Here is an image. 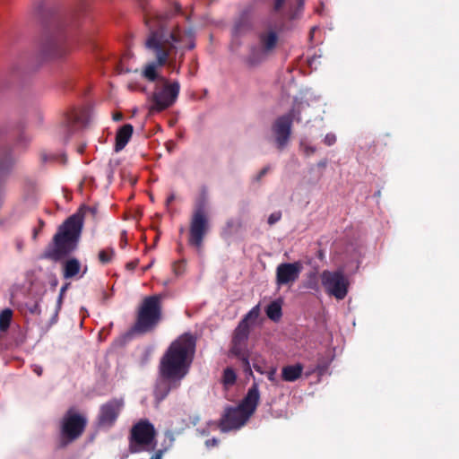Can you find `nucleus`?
I'll list each match as a JSON object with an SVG mask.
<instances>
[{
    "label": "nucleus",
    "instance_id": "obj_39",
    "mask_svg": "<svg viewBox=\"0 0 459 459\" xmlns=\"http://www.w3.org/2000/svg\"><path fill=\"white\" fill-rule=\"evenodd\" d=\"M138 265V260H134V261H132V262H129L126 264V267L128 269V270H134L136 268V266Z\"/></svg>",
    "mask_w": 459,
    "mask_h": 459
},
{
    "label": "nucleus",
    "instance_id": "obj_43",
    "mask_svg": "<svg viewBox=\"0 0 459 459\" xmlns=\"http://www.w3.org/2000/svg\"><path fill=\"white\" fill-rule=\"evenodd\" d=\"M284 3L285 2H280V1L275 2L274 10L277 12L280 11L282 8Z\"/></svg>",
    "mask_w": 459,
    "mask_h": 459
},
{
    "label": "nucleus",
    "instance_id": "obj_12",
    "mask_svg": "<svg viewBox=\"0 0 459 459\" xmlns=\"http://www.w3.org/2000/svg\"><path fill=\"white\" fill-rule=\"evenodd\" d=\"M88 122V112L85 109H73L67 113L56 128L60 140L67 142L70 137Z\"/></svg>",
    "mask_w": 459,
    "mask_h": 459
},
{
    "label": "nucleus",
    "instance_id": "obj_30",
    "mask_svg": "<svg viewBox=\"0 0 459 459\" xmlns=\"http://www.w3.org/2000/svg\"><path fill=\"white\" fill-rule=\"evenodd\" d=\"M115 255L113 248L102 249L99 252V260L101 264L109 263Z\"/></svg>",
    "mask_w": 459,
    "mask_h": 459
},
{
    "label": "nucleus",
    "instance_id": "obj_40",
    "mask_svg": "<svg viewBox=\"0 0 459 459\" xmlns=\"http://www.w3.org/2000/svg\"><path fill=\"white\" fill-rule=\"evenodd\" d=\"M217 444H218V439H216V438H214V437H213V438H211V439H207V440L205 441V445H206L208 447L217 446Z\"/></svg>",
    "mask_w": 459,
    "mask_h": 459
},
{
    "label": "nucleus",
    "instance_id": "obj_7",
    "mask_svg": "<svg viewBox=\"0 0 459 459\" xmlns=\"http://www.w3.org/2000/svg\"><path fill=\"white\" fill-rule=\"evenodd\" d=\"M302 102L295 100L291 109L280 117H278L272 125V133L274 136L276 148L282 151L289 143L291 133L293 121H301L300 113L303 108Z\"/></svg>",
    "mask_w": 459,
    "mask_h": 459
},
{
    "label": "nucleus",
    "instance_id": "obj_51",
    "mask_svg": "<svg viewBox=\"0 0 459 459\" xmlns=\"http://www.w3.org/2000/svg\"><path fill=\"white\" fill-rule=\"evenodd\" d=\"M120 245L122 247H124L126 245V239L124 238L123 237L121 238Z\"/></svg>",
    "mask_w": 459,
    "mask_h": 459
},
{
    "label": "nucleus",
    "instance_id": "obj_31",
    "mask_svg": "<svg viewBox=\"0 0 459 459\" xmlns=\"http://www.w3.org/2000/svg\"><path fill=\"white\" fill-rule=\"evenodd\" d=\"M299 148L307 157L313 155L316 152V148L315 146L307 144L304 140L300 141Z\"/></svg>",
    "mask_w": 459,
    "mask_h": 459
},
{
    "label": "nucleus",
    "instance_id": "obj_6",
    "mask_svg": "<svg viewBox=\"0 0 459 459\" xmlns=\"http://www.w3.org/2000/svg\"><path fill=\"white\" fill-rule=\"evenodd\" d=\"M157 431L154 425L147 419H141L130 429L128 435V450L132 454L150 452L156 448Z\"/></svg>",
    "mask_w": 459,
    "mask_h": 459
},
{
    "label": "nucleus",
    "instance_id": "obj_26",
    "mask_svg": "<svg viewBox=\"0 0 459 459\" xmlns=\"http://www.w3.org/2000/svg\"><path fill=\"white\" fill-rule=\"evenodd\" d=\"M265 312H266L267 316L271 320H273L274 322L279 321L282 316L281 302H279V301L271 302L267 306Z\"/></svg>",
    "mask_w": 459,
    "mask_h": 459
},
{
    "label": "nucleus",
    "instance_id": "obj_36",
    "mask_svg": "<svg viewBox=\"0 0 459 459\" xmlns=\"http://www.w3.org/2000/svg\"><path fill=\"white\" fill-rule=\"evenodd\" d=\"M335 142H336V136L333 134H327L324 139V143L328 146L334 144Z\"/></svg>",
    "mask_w": 459,
    "mask_h": 459
},
{
    "label": "nucleus",
    "instance_id": "obj_41",
    "mask_svg": "<svg viewBox=\"0 0 459 459\" xmlns=\"http://www.w3.org/2000/svg\"><path fill=\"white\" fill-rule=\"evenodd\" d=\"M29 142H30V138L27 135H25L24 134H22L19 136V139H18L19 143H27Z\"/></svg>",
    "mask_w": 459,
    "mask_h": 459
},
{
    "label": "nucleus",
    "instance_id": "obj_23",
    "mask_svg": "<svg viewBox=\"0 0 459 459\" xmlns=\"http://www.w3.org/2000/svg\"><path fill=\"white\" fill-rule=\"evenodd\" d=\"M268 52L264 51L263 48L253 46L250 48V52L246 58V62L251 66L256 65L265 58Z\"/></svg>",
    "mask_w": 459,
    "mask_h": 459
},
{
    "label": "nucleus",
    "instance_id": "obj_29",
    "mask_svg": "<svg viewBox=\"0 0 459 459\" xmlns=\"http://www.w3.org/2000/svg\"><path fill=\"white\" fill-rule=\"evenodd\" d=\"M237 375L231 368H226L223 371L222 383L224 385H232L235 384Z\"/></svg>",
    "mask_w": 459,
    "mask_h": 459
},
{
    "label": "nucleus",
    "instance_id": "obj_16",
    "mask_svg": "<svg viewBox=\"0 0 459 459\" xmlns=\"http://www.w3.org/2000/svg\"><path fill=\"white\" fill-rule=\"evenodd\" d=\"M303 269L301 262L281 263L276 268V284L281 286H291L299 277Z\"/></svg>",
    "mask_w": 459,
    "mask_h": 459
},
{
    "label": "nucleus",
    "instance_id": "obj_56",
    "mask_svg": "<svg viewBox=\"0 0 459 459\" xmlns=\"http://www.w3.org/2000/svg\"><path fill=\"white\" fill-rule=\"evenodd\" d=\"M166 435H168V436L170 437V439H173V438H172V433H170L169 431V432H167V434H166Z\"/></svg>",
    "mask_w": 459,
    "mask_h": 459
},
{
    "label": "nucleus",
    "instance_id": "obj_54",
    "mask_svg": "<svg viewBox=\"0 0 459 459\" xmlns=\"http://www.w3.org/2000/svg\"><path fill=\"white\" fill-rule=\"evenodd\" d=\"M83 151H84V146H81V147H79V149H78V152H79L82 153V152H83Z\"/></svg>",
    "mask_w": 459,
    "mask_h": 459
},
{
    "label": "nucleus",
    "instance_id": "obj_18",
    "mask_svg": "<svg viewBox=\"0 0 459 459\" xmlns=\"http://www.w3.org/2000/svg\"><path fill=\"white\" fill-rule=\"evenodd\" d=\"M181 381H174L172 379H167L160 376V380L157 382L154 394L159 400H164L172 389H176L180 385Z\"/></svg>",
    "mask_w": 459,
    "mask_h": 459
},
{
    "label": "nucleus",
    "instance_id": "obj_32",
    "mask_svg": "<svg viewBox=\"0 0 459 459\" xmlns=\"http://www.w3.org/2000/svg\"><path fill=\"white\" fill-rule=\"evenodd\" d=\"M259 313V307L255 306L244 316V318L241 321H245L246 323H247L248 320L255 321L258 318Z\"/></svg>",
    "mask_w": 459,
    "mask_h": 459
},
{
    "label": "nucleus",
    "instance_id": "obj_37",
    "mask_svg": "<svg viewBox=\"0 0 459 459\" xmlns=\"http://www.w3.org/2000/svg\"><path fill=\"white\" fill-rule=\"evenodd\" d=\"M269 170H270V167H269V166H266V167L263 168V169L259 171V173L257 174V176H256L255 179H256L257 181L261 180V178H262L263 177H264V176L268 173V171H269Z\"/></svg>",
    "mask_w": 459,
    "mask_h": 459
},
{
    "label": "nucleus",
    "instance_id": "obj_20",
    "mask_svg": "<svg viewBox=\"0 0 459 459\" xmlns=\"http://www.w3.org/2000/svg\"><path fill=\"white\" fill-rule=\"evenodd\" d=\"M134 127L131 124H125L116 134L115 152L122 151L132 137Z\"/></svg>",
    "mask_w": 459,
    "mask_h": 459
},
{
    "label": "nucleus",
    "instance_id": "obj_19",
    "mask_svg": "<svg viewBox=\"0 0 459 459\" xmlns=\"http://www.w3.org/2000/svg\"><path fill=\"white\" fill-rule=\"evenodd\" d=\"M258 39L260 47L264 48V51L270 53L275 48L279 37L275 30L267 28L259 32Z\"/></svg>",
    "mask_w": 459,
    "mask_h": 459
},
{
    "label": "nucleus",
    "instance_id": "obj_33",
    "mask_svg": "<svg viewBox=\"0 0 459 459\" xmlns=\"http://www.w3.org/2000/svg\"><path fill=\"white\" fill-rule=\"evenodd\" d=\"M307 288L315 290L317 287V280L316 273H310L309 280L307 281L306 285Z\"/></svg>",
    "mask_w": 459,
    "mask_h": 459
},
{
    "label": "nucleus",
    "instance_id": "obj_25",
    "mask_svg": "<svg viewBox=\"0 0 459 459\" xmlns=\"http://www.w3.org/2000/svg\"><path fill=\"white\" fill-rule=\"evenodd\" d=\"M13 161L10 150L0 149V173L7 172L12 168Z\"/></svg>",
    "mask_w": 459,
    "mask_h": 459
},
{
    "label": "nucleus",
    "instance_id": "obj_13",
    "mask_svg": "<svg viewBox=\"0 0 459 459\" xmlns=\"http://www.w3.org/2000/svg\"><path fill=\"white\" fill-rule=\"evenodd\" d=\"M86 425L87 419L70 408L62 420L61 434L68 442L74 441L82 435Z\"/></svg>",
    "mask_w": 459,
    "mask_h": 459
},
{
    "label": "nucleus",
    "instance_id": "obj_9",
    "mask_svg": "<svg viewBox=\"0 0 459 459\" xmlns=\"http://www.w3.org/2000/svg\"><path fill=\"white\" fill-rule=\"evenodd\" d=\"M163 86L156 87L152 96V105L151 111L160 112L171 107L177 100L180 91V84L175 81L169 82L165 78H160Z\"/></svg>",
    "mask_w": 459,
    "mask_h": 459
},
{
    "label": "nucleus",
    "instance_id": "obj_38",
    "mask_svg": "<svg viewBox=\"0 0 459 459\" xmlns=\"http://www.w3.org/2000/svg\"><path fill=\"white\" fill-rule=\"evenodd\" d=\"M29 310L31 314H39L40 313L39 306L38 303L33 304V306L31 307H30Z\"/></svg>",
    "mask_w": 459,
    "mask_h": 459
},
{
    "label": "nucleus",
    "instance_id": "obj_52",
    "mask_svg": "<svg viewBox=\"0 0 459 459\" xmlns=\"http://www.w3.org/2000/svg\"><path fill=\"white\" fill-rule=\"evenodd\" d=\"M39 228L42 229L43 226H44V221L42 220H39Z\"/></svg>",
    "mask_w": 459,
    "mask_h": 459
},
{
    "label": "nucleus",
    "instance_id": "obj_45",
    "mask_svg": "<svg viewBox=\"0 0 459 459\" xmlns=\"http://www.w3.org/2000/svg\"><path fill=\"white\" fill-rule=\"evenodd\" d=\"M33 371L38 375V376H41L42 375V372H43V369L41 367L39 366H35Z\"/></svg>",
    "mask_w": 459,
    "mask_h": 459
},
{
    "label": "nucleus",
    "instance_id": "obj_35",
    "mask_svg": "<svg viewBox=\"0 0 459 459\" xmlns=\"http://www.w3.org/2000/svg\"><path fill=\"white\" fill-rule=\"evenodd\" d=\"M281 212H273L268 218V223L270 225H273L274 223L278 222L281 220Z\"/></svg>",
    "mask_w": 459,
    "mask_h": 459
},
{
    "label": "nucleus",
    "instance_id": "obj_15",
    "mask_svg": "<svg viewBox=\"0 0 459 459\" xmlns=\"http://www.w3.org/2000/svg\"><path fill=\"white\" fill-rule=\"evenodd\" d=\"M248 420V414H246L238 406L227 407L220 420L219 426L222 432H228L232 429H240Z\"/></svg>",
    "mask_w": 459,
    "mask_h": 459
},
{
    "label": "nucleus",
    "instance_id": "obj_34",
    "mask_svg": "<svg viewBox=\"0 0 459 459\" xmlns=\"http://www.w3.org/2000/svg\"><path fill=\"white\" fill-rule=\"evenodd\" d=\"M173 270L177 275L181 274L185 270V262L182 260V261H178V262L174 263Z\"/></svg>",
    "mask_w": 459,
    "mask_h": 459
},
{
    "label": "nucleus",
    "instance_id": "obj_4",
    "mask_svg": "<svg viewBox=\"0 0 459 459\" xmlns=\"http://www.w3.org/2000/svg\"><path fill=\"white\" fill-rule=\"evenodd\" d=\"M41 2L39 6V16L43 21L52 20L54 30L48 32L42 44V52L48 57L60 58L65 56L71 49L64 31L65 21L59 14L45 6Z\"/></svg>",
    "mask_w": 459,
    "mask_h": 459
},
{
    "label": "nucleus",
    "instance_id": "obj_17",
    "mask_svg": "<svg viewBox=\"0 0 459 459\" xmlns=\"http://www.w3.org/2000/svg\"><path fill=\"white\" fill-rule=\"evenodd\" d=\"M260 400V393L256 384H253L248 389L247 394L238 405L250 418L255 411Z\"/></svg>",
    "mask_w": 459,
    "mask_h": 459
},
{
    "label": "nucleus",
    "instance_id": "obj_47",
    "mask_svg": "<svg viewBox=\"0 0 459 459\" xmlns=\"http://www.w3.org/2000/svg\"><path fill=\"white\" fill-rule=\"evenodd\" d=\"M68 283H66L65 285L62 286L61 289H60V292H59V295L60 296H64L65 290H67L68 288Z\"/></svg>",
    "mask_w": 459,
    "mask_h": 459
},
{
    "label": "nucleus",
    "instance_id": "obj_53",
    "mask_svg": "<svg viewBox=\"0 0 459 459\" xmlns=\"http://www.w3.org/2000/svg\"><path fill=\"white\" fill-rule=\"evenodd\" d=\"M183 57H184V52H182L180 56H179V63L180 64L183 62Z\"/></svg>",
    "mask_w": 459,
    "mask_h": 459
},
{
    "label": "nucleus",
    "instance_id": "obj_49",
    "mask_svg": "<svg viewBox=\"0 0 459 459\" xmlns=\"http://www.w3.org/2000/svg\"><path fill=\"white\" fill-rule=\"evenodd\" d=\"M40 230H41V229H40V228H38V229H37V228H35V229L33 230V235H32V238H33L34 239H36V238H37V236H38V234H39V232Z\"/></svg>",
    "mask_w": 459,
    "mask_h": 459
},
{
    "label": "nucleus",
    "instance_id": "obj_55",
    "mask_svg": "<svg viewBox=\"0 0 459 459\" xmlns=\"http://www.w3.org/2000/svg\"><path fill=\"white\" fill-rule=\"evenodd\" d=\"M241 23L238 22L236 24V30H238L240 29Z\"/></svg>",
    "mask_w": 459,
    "mask_h": 459
},
{
    "label": "nucleus",
    "instance_id": "obj_1",
    "mask_svg": "<svg viewBox=\"0 0 459 459\" xmlns=\"http://www.w3.org/2000/svg\"><path fill=\"white\" fill-rule=\"evenodd\" d=\"M168 14H156L155 21L148 15L145 22L150 33L145 40L146 48L157 58V65L168 66L179 74V66L176 65L178 51L183 48H195L194 33L191 30H182L178 25L171 28L166 24Z\"/></svg>",
    "mask_w": 459,
    "mask_h": 459
},
{
    "label": "nucleus",
    "instance_id": "obj_3",
    "mask_svg": "<svg viewBox=\"0 0 459 459\" xmlns=\"http://www.w3.org/2000/svg\"><path fill=\"white\" fill-rule=\"evenodd\" d=\"M85 212L95 213V209L85 207L79 209L68 217L58 228L52 242L45 249L42 258L59 261L77 249L80 240Z\"/></svg>",
    "mask_w": 459,
    "mask_h": 459
},
{
    "label": "nucleus",
    "instance_id": "obj_28",
    "mask_svg": "<svg viewBox=\"0 0 459 459\" xmlns=\"http://www.w3.org/2000/svg\"><path fill=\"white\" fill-rule=\"evenodd\" d=\"M159 66L157 65V60L153 63L147 65L143 70V76L150 82H155L158 79V74L156 72V67Z\"/></svg>",
    "mask_w": 459,
    "mask_h": 459
},
{
    "label": "nucleus",
    "instance_id": "obj_24",
    "mask_svg": "<svg viewBox=\"0 0 459 459\" xmlns=\"http://www.w3.org/2000/svg\"><path fill=\"white\" fill-rule=\"evenodd\" d=\"M241 227L242 223L239 220L230 219L221 229V236L223 238H230L231 236L238 233Z\"/></svg>",
    "mask_w": 459,
    "mask_h": 459
},
{
    "label": "nucleus",
    "instance_id": "obj_50",
    "mask_svg": "<svg viewBox=\"0 0 459 459\" xmlns=\"http://www.w3.org/2000/svg\"><path fill=\"white\" fill-rule=\"evenodd\" d=\"M268 379L273 381L274 379V371H272L268 375Z\"/></svg>",
    "mask_w": 459,
    "mask_h": 459
},
{
    "label": "nucleus",
    "instance_id": "obj_10",
    "mask_svg": "<svg viewBox=\"0 0 459 459\" xmlns=\"http://www.w3.org/2000/svg\"><path fill=\"white\" fill-rule=\"evenodd\" d=\"M250 333L248 323L240 321L233 332L230 352L242 363L245 370H250L247 341Z\"/></svg>",
    "mask_w": 459,
    "mask_h": 459
},
{
    "label": "nucleus",
    "instance_id": "obj_42",
    "mask_svg": "<svg viewBox=\"0 0 459 459\" xmlns=\"http://www.w3.org/2000/svg\"><path fill=\"white\" fill-rule=\"evenodd\" d=\"M123 118H124V116L121 112H117V113L113 114V119L115 121H121V120H123Z\"/></svg>",
    "mask_w": 459,
    "mask_h": 459
},
{
    "label": "nucleus",
    "instance_id": "obj_22",
    "mask_svg": "<svg viewBox=\"0 0 459 459\" xmlns=\"http://www.w3.org/2000/svg\"><path fill=\"white\" fill-rule=\"evenodd\" d=\"M81 271V263L77 258H69L63 264V277L71 279L75 277Z\"/></svg>",
    "mask_w": 459,
    "mask_h": 459
},
{
    "label": "nucleus",
    "instance_id": "obj_44",
    "mask_svg": "<svg viewBox=\"0 0 459 459\" xmlns=\"http://www.w3.org/2000/svg\"><path fill=\"white\" fill-rule=\"evenodd\" d=\"M175 200V195L171 194L168 196L166 200V206H169Z\"/></svg>",
    "mask_w": 459,
    "mask_h": 459
},
{
    "label": "nucleus",
    "instance_id": "obj_46",
    "mask_svg": "<svg viewBox=\"0 0 459 459\" xmlns=\"http://www.w3.org/2000/svg\"><path fill=\"white\" fill-rule=\"evenodd\" d=\"M327 165V160L325 159L320 160L318 163H317V166L319 168H325Z\"/></svg>",
    "mask_w": 459,
    "mask_h": 459
},
{
    "label": "nucleus",
    "instance_id": "obj_48",
    "mask_svg": "<svg viewBox=\"0 0 459 459\" xmlns=\"http://www.w3.org/2000/svg\"><path fill=\"white\" fill-rule=\"evenodd\" d=\"M63 298L64 296H58V299H57V310H59L61 308V305H62V302H63Z\"/></svg>",
    "mask_w": 459,
    "mask_h": 459
},
{
    "label": "nucleus",
    "instance_id": "obj_2",
    "mask_svg": "<svg viewBox=\"0 0 459 459\" xmlns=\"http://www.w3.org/2000/svg\"><path fill=\"white\" fill-rule=\"evenodd\" d=\"M196 339L184 333L173 341L160 358L159 375L167 379L182 381L188 374L195 353Z\"/></svg>",
    "mask_w": 459,
    "mask_h": 459
},
{
    "label": "nucleus",
    "instance_id": "obj_21",
    "mask_svg": "<svg viewBox=\"0 0 459 459\" xmlns=\"http://www.w3.org/2000/svg\"><path fill=\"white\" fill-rule=\"evenodd\" d=\"M303 372V366L300 363L288 365L281 368V378L286 382L298 380Z\"/></svg>",
    "mask_w": 459,
    "mask_h": 459
},
{
    "label": "nucleus",
    "instance_id": "obj_11",
    "mask_svg": "<svg viewBox=\"0 0 459 459\" xmlns=\"http://www.w3.org/2000/svg\"><path fill=\"white\" fill-rule=\"evenodd\" d=\"M322 284L327 294L337 299H343L348 293L349 281L342 271H324L321 273Z\"/></svg>",
    "mask_w": 459,
    "mask_h": 459
},
{
    "label": "nucleus",
    "instance_id": "obj_27",
    "mask_svg": "<svg viewBox=\"0 0 459 459\" xmlns=\"http://www.w3.org/2000/svg\"><path fill=\"white\" fill-rule=\"evenodd\" d=\"M13 317V310L10 308H5L0 313V332H6L11 325Z\"/></svg>",
    "mask_w": 459,
    "mask_h": 459
},
{
    "label": "nucleus",
    "instance_id": "obj_5",
    "mask_svg": "<svg viewBox=\"0 0 459 459\" xmlns=\"http://www.w3.org/2000/svg\"><path fill=\"white\" fill-rule=\"evenodd\" d=\"M162 297L152 295L145 297L136 314V320L132 327L134 333H146L152 331L162 318Z\"/></svg>",
    "mask_w": 459,
    "mask_h": 459
},
{
    "label": "nucleus",
    "instance_id": "obj_14",
    "mask_svg": "<svg viewBox=\"0 0 459 459\" xmlns=\"http://www.w3.org/2000/svg\"><path fill=\"white\" fill-rule=\"evenodd\" d=\"M125 405L122 398H113L100 407L97 424L100 429H110L117 420Z\"/></svg>",
    "mask_w": 459,
    "mask_h": 459
},
{
    "label": "nucleus",
    "instance_id": "obj_8",
    "mask_svg": "<svg viewBox=\"0 0 459 459\" xmlns=\"http://www.w3.org/2000/svg\"><path fill=\"white\" fill-rule=\"evenodd\" d=\"M210 230L209 216L204 204L195 205L190 218L188 244L198 251L203 247L205 236Z\"/></svg>",
    "mask_w": 459,
    "mask_h": 459
}]
</instances>
